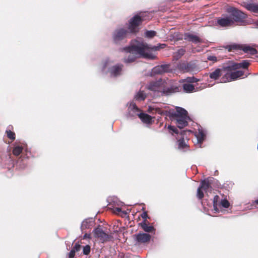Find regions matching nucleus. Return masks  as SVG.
<instances>
[{
  "instance_id": "f257e3e1",
  "label": "nucleus",
  "mask_w": 258,
  "mask_h": 258,
  "mask_svg": "<svg viewBox=\"0 0 258 258\" xmlns=\"http://www.w3.org/2000/svg\"><path fill=\"white\" fill-rule=\"evenodd\" d=\"M158 49L157 47H150L143 41L134 40L132 41L130 46L122 48L120 50L121 51H125L129 53L127 57H124L123 60L124 62L129 63L134 62L136 60L137 54L142 55L145 58L153 59L152 55L147 51L150 50H157Z\"/></svg>"
},
{
  "instance_id": "f03ea898",
  "label": "nucleus",
  "mask_w": 258,
  "mask_h": 258,
  "mask_svg": "<svg viewBox=\"0 0 258 258\" xmlns=\"http://www.w3.org/2000/svg\"><path fill=\"white\" fill-rule=\"evenodd\" d=\"M170 117L177 126L181 129L188 125L187 120L189 119L187 111L183 108L177 107L176 111L171 113Z\"/></svg>"
},
{
  "instance_id": "7ed1b4c3",
  "label": "nucleus",
  "mask_w": 258,
  "mask_h": 258,
  "mask_svg": "<svg viewBox=\"0 0 258 258\" xmlns=\"http://www.w3.org/2000/svg\"><path fill=\"white\" fill-rule=\"evenodd\" d=\"M146 13L140 12L132 17L128 21V29L130 30V32L134 34L139 32V26L144 21L147 20L146 18Z\"/></svg>"
},
{
  "instance_id": "20e7f679",
  "label": "nucleus",
  "mask_w": 258,
  "mask_h": 258,
  "mask_svg": "<svg viewBox=\"0 0 258 258\" xmlns=\"http://www.w3.org/2000/svg\"><path fill=\"white\" fill-rule=\"evenodd\" d=\"M232 63L223 67L224 74L222 77V80L224 82H231L242 77L244 75L243 71L232 70Z\"/></svg>"
},
{
  "instance_id": "39448f33",
  "label": "nucleus",
  "mask_w": 258,
  "mask_h": 258,
  "mask_svg": "<svg viewBox=\"0 0 258 258\" xmlns=\"http://www.w3.org/2000/svg\"><path fill=\"white\" fill-rule=\"evenodd\" d=\"M131 34L128 29L124 28L116 29L112 34L113 41L115 44H119L128 38Z\"/></svg>"
},
{
  "instance_id": "423d86ee",
  "label": "nucleus",
  "mask_w": 258,
  "mask_h": 258,
  "mask_svg": "<svg viewBox=\"0 0 258 258\" xmlns=\"http://www.w3.org/2000/svg\"><path fill=\"white\" fill-rule=\"evenodd\" d=\"M228 12L230 13L229 16L233 20V25L235 23L242 22L247 17L246 14L235 8H231Z\"/></svg>"
},
{
  "instance_id": "0eeeda50",
  "label": "nucleus",
  "mask_w": 258,
  "mask_h": 258,
  "mask_svg": "<svg viewBox=\"0 0 258 258\" xmlns=\"http://www.w3.org/2000/svg\"><path fill=\"white\" fill-rule=\"evenodd\" d=\"M93 233L95 237L102 243L109 241L113 238L112 235L105 233L100 226H98L93 230Z\"/></svg>"
},
{
  "instance_id": "6e6552de",
  "label": "nucleus",
  "mask_w": 258,
  "mask_h": 258,
  "mask_svg": "<svg viewBox=\"0 0 258 258\" xmlns=\"http://www.w3.org/2000/svg\"><path fill=\"white\" fill-rule=\"evenodd\" d=\"M136 245L146 244L150 241L151 236L148 233L140 232L134 235Z\"/></svg>"
},
{
  "instance_id": "1a4fd4ad",
  "label": "nucleus",
  "mask_w": 258,
  "mask_h": 258,
  "mask_svg": "<svg viewBox=\"0 0 258 258\" xmlns=\"http://www.w3.org/2000/svg\"><path fill=\"white\" fill-rule=\"evenodd\" d=\"M217 25L222 27H228L233 26V20L229 15H222L217 18Z\"/></svg>"
},
{
  "instance_id": "9d476101",
  "label": "nucleus",
  "mask_w": 258,
  "mask_h": 258,
  "mask_svg": "<svg viewBox=\"0 0 258 258\" xmlns=\"http://www.w3.org/2000/svg\"><path fill=\"white\" fill-rule=\"evenodd\" d=\"M195 68V64L191 62H180L177 65L178 69L184 73L192 72Z\"/></svg>"
},
{
  "instance_id": "9b49d317",
  "label": "nucleus",
  "mask_w": 258,
  "mask_h": 258,
  "mask_svg": "<svg viewBox=\"0 0 258 258\" xmlns=\"http://www.w3.org/2000/svg\"><path fill=\"white\" fill-rule=\"evenodd\" d=\"M183 39L189 42H191L195 44L203 43V40L197 35H194L191 33H185L183 35Z\"/></svg>"
},
{
  "instance_id": "f8f14e48",
  "label": "nucleus",
  "mask_w": 258,
  "mask_h": 258,
  "mask_svg": "<svg viewBox=\"0 0 258 258\" xmlns=\"http://www.w3.org/2000/svg\"><path fill=\"white\" fill-rule=\"evenodd\" d=\"M213 178H208L202 180L201 182L200 187L203 189L206 193L208 191H211L212 187L211 184H212Z\"/></svg>"
},
{
  "instance_id": "ddd939ff",
  "label": "nucleus",
  "mask_w": 258,
  "mask_h": 258,
  "mask_svg": "<svg viewBox=\"0 0 258 258\" xmlns=\"http://www.w3.org/2000/svg\"><path fill=\"white\" fill-rule=\"evenodd\" d=\"M140 110L135 104L131 105L128 108V116L134 117L138 116L139 117Z\"/></svg>"
},
{
  "instance_id": "4468645a",
  "label": "nucleus",
  "mask_w": 258,
  "mask_h": 258,
  "mask_svg": "<svg viewBox=\"0 0 258 258\" xmlns=\"http://www.w3.org/2000/svg\"><path fill=\"white\" fill-rule=\"evenodd\" d=\"M169 64H163L156 66L154 68L153 71L155 74H161L165 72H168L170 69Z\"/></svg>"
},
{
  "instance_id": "2eb2a0df",
  "label": "nucleus",
  "mask_w": 258,
  "mask_h": 258,
  "mask_svg": "<svg viewBox=\"0 0 258 258\" xmlns=\"http://www.w3.org/2000/svg\"><path fill=\"white\" fill-rule=\"evenodd\" d=\"M179 91V87L172 86L169 88H164L162 93L166 96H169L173 93L178 92Z\"/></svg>"
},
{
  "instance_id": "dca6fc26",
  "label": "nucleus",
  "mask_w": 258,
  "mask_h": 258,
  "mask_svg": "<svg viewBox=\"0 0 258 258\" xmlns=\"http://www.w3.org/2000/svg\"><path fill=\"white\" fill-rule=\"evenodd\" d=\"M224 72L222 69H216L213 72L209 74V77L213 80H216L219 79V78L222 75L223 76Z\"/></svg>"
},
{
  "instance_id": "f3484780",
  "label": "nucleus",
  "mask_w": 258,
  "mask_h": 258,
  "mask_svg": "<svg viewBox=\"0 0 258 258\" xmlns=\"http://www.w3.org/2000/svg\"><path fill=\"white\" fill-rule=\"evenodd\" d=\"M123 67L122 64H118L115 66H112L110 69V73L111 75L116 77L120 75L122 69Z\"/></svg>"
},
{
  "instance_id": "a211bd4d",
  "label": "nucleus",
  "mask_w": 258,
  "mask_h": 258,
  "mask_svg": "<svg viewBox=\"0 0 258 258\" xmlns=\"http://www.w3.org/2000/svg\"><path fill=\"white\" fill-rule=\"evenodd\" d=\"M249 65V62L247 60H243L240 63H232V70H238L240 68L247 69Z\"/></svg>"
},
{
  "instance_id": "6ab92c4d",
  "label": "nucleus",
  "mask_w": 258,
  "mask_h": 258,
  "mask_svg": "<svg viewBox=\"0 0 258 258\" xmlns=\"http://www.w3.org/2000/svg\"><path fill=\"white\" fill-rule=\"evenodd\" d=\"M180 137L177 139L178 142V148L179 149H184L188 148L189 146L187 144L184 138L183 135L181 133L180 135Z\"/></svg>"
},
{
  "instance_id": "aec40b11",
  "label": "nucleus",
  "mask_w": 258,
  "mask_h": 258,
  "mask_svg": "<svg viewBox=\"0 0 258 258\" xmlns=\"http://www.w3.org/2000/svg\"><path fill=\"white\" fill-rule=\"evenodd\" d=\"M243 6L249 11L258 13V4L253 3H244Z\"/></svg>"
},
{
  "instance_id": "412c9836",
  "label": "nucleus",
  "mask_w": 258,
  "mask_h": 258,
  "mask_svg": "<svg viewBox=\"0 0 258 258\" xmlns=\"http://www.w3.org/2000/svg\"><path fill=\"white\" fill-rule=\"evenodd\" d=\"M241 50H242L245 53H248L251 55H254L257 53V50L250 46H242Z\"/></svg>"
},
{
  "instance_id": "4be33fe9",
  "label": "nucleus",
  "mask_w": 258,
  "mask_h": 258,
  "mask_svg": "<svg viewBox=\"0 0 258 258\" xmlns=\"http://www.w3.org/2000/svg\"><path fill=\"white\" fill-rule=\"evenodd\" d=\"M139 117L143 122L146 123H150L152 120L151 116L145 113H140Z\"/></svg>"
},
{
  "instance_id": "5701e85b",
  "label": "nucleus",
  "mask_w": 258,
  "mask_h": 258,
  "mask_svg": "<svg viewBox=\"0 0 258 258\" xmlns=\"http://www.w3.org/2000/svg\"><path fill=\"white\" fill-rule=\"evenodd\" d=\"M142 228V229L146 232H148V233H152V232H155L156 229L152 225H150V224L149 225H148V224H146L145 223H143V225L142 226H141Z\"/></svg>"
},
{
  "instance_id": "b1692460",
  "label": "nucleus",
  "mask_w": 258,
  "mask_h": 258,
  "mask_svg": "<svg viewBox=\"0 0 258 258\" xmlns=\"http://www.w3.org/2000/svg\"><path fill=\"white\" fill-rule=\"evenodd\" d=\"M182 87L184 91L186 93L192 92L195 90V86L190 84H184Z\"/></svg>"
},
{
  "instance_id": "393cba45",
  "label": "nucleus",
  "mask_w": 258,
  "mask_h": 258,
  "mask_svg": "<svg viewBox=\"0 0 258 258\" xmlns=\"http://www.w3.org/2000/svg\"><path fill=\"white\" fill-rule=\"evenodd\" d=\"M185 53V49L184 48H180L177 50L174 54V57L175 59L178 60L181 58Z\"/></svg>"
},
{
  "instance_id": "a878e982",
  "label": "nucleus",
  "mask_w": 258,
  "mask_h": 258,
  "mask_svg": "<svg viewBox=\"0 0 258 258\" xmlns=\"http://www.w3.org/2000/svg\"><path fill=\"white\" fill-rule=\"evenodd\" d=\"M242 45H238V44H232V45H228L225 46V48L228 50L229 52H230L234 50H241Z\"/></svg>"
},
{
  "instance_id": "bb28decb",
  "label": "nucleus",
  "mask_w": 258,
  "mask_h": 258,
  "mask_svg": "<svg viewBox=\"0 0 258 258\" xmlns=\"http://www.w3.org/2000/svg\"><path fill=\"white\" fill-rule=\"evenodd\" d=\"M135 98L137 100L143 101L146 99V95L144 91H140Z\"/></svg>"
},
{
  "instance_id": "cd10ccee",
  "label": "nucleus",
  "mask_w": 258,
  "mask_h": 258,
  "mask_svg": "<svg viewBox=\"0 0 258 258\" xmlns=\"http://www.w3.org/2000/svg\"><path fill=\"white\" fill-rule=\"evenodd\" d=\"M23 150V147L21 146H16L14 147L13 150V154L15 156H19Z\"/></svg>"
},
{
  "instance_id": "c85d7f7f",
  "label": "nucleus",
  "mask_w": 258,
  "mask_h": 258,
  "mask_svg": "<svg viewBox=\"0 0 258 258\" xmlns=\"http://www.w3.org/2000/svg\"><path fill=\"white\" fill-rule=\"evenodd\" d=\"M219 200H220V197L216 195V196H215L214 198H213V208H214V210L216 211H219V209L218 208V203L219 202Z\"/></svg>"
},
{
  "instance_id": "c756f323",
  "label": "nucleus",
  "mask_w": 258,
  "mask_h": 258,
  "mask_svg": "<svg viewBox=\"0 0 258 258\" xmlns=\"http://www.w3.org/2000/svg\"><path fill=\"white\" fill-rule=\"evenodd\" d=\"M7 137L10 140L14 141L16 138L15 133L11 130H7L6 132Z\"/></svg>"
},
{
  "instance_id": "7c9ffc66",
  "label": "nucleus",
  "mask_w": 258,
  "mask_h": 258,
  "mask_svg": "<svg viewBox=\"0 0 258 258\" xmlns=\"http://www.w3.org/2000/svg\"><path fill=\"white\" fill-rule=\"evenodd\" d=\"M156 35V32L155 31H147L145 33V36L147 38H152Z\"/></svg>"
},
{
  "instance_id": "2f4dec72",
  "label": "nucleus",
  "mask_w": 258,
  "mask_h": 258,
  "mask_svg": "<svg viewBox=\"0 0 258 258\" xmlns=\"http://www.w3.org/2000/svg\"><path fill=\"white\" fill-rule=\"evenodd\" d=\"M203 189H202L200 187H199L197 190V197L200 199L201 200L204 198V194L203 192Z\"/></svg>"
},
{
  "instance_id": "473e14b6",
  "label": "nucleus",
  "mask_w": 258,
  "mask_h": 258,
  "mask_svg": "<svg viewBox=\"0 0 258 258\" xmlns=\"http://www.w3.org/2000/svg\"><path fill=\"white\" fill-rule=\"evenodd\" d=\"M220 205L225 208H228L230 206L229 202L226 199L222 200L220 202Z\"/></svg>"
},
{
  "instance_id": "72a5a7b5",
  "label": "nucleus",
  "mask_w": 258,
  "mask_h": 258,
  "mask_svg": "<svg viewBox=\"0 0 258 258\" xmlns=\"http://www.w3.org/2000/svg\"><path fill=\"white\" fill-rule=\"evenodd\" d=\"M91 247L89 245H86L83 247V254L85 255H88L90 252Z\"/></svg>"
},
{
  "instance_id": "f704fd0d",
  "label": "nucleus",
  "mask_w": 258,
  "mask_h": 258,
  "mask_svg": "<svg viewBox=\"0 0 258 258\" xmlns=\"http://www.w3.org/2000/svg\"><path fill=\"white\" fill-rule=\"evenodd\" d=\"M205 135L203 133H200L197 136V139L198 142L199 143H201L203 142L205 139Z\"/></svg>"
},
{
  "instance_id": "c9c22d12",
  "label": "nucleus",
  "mask_w": 258,
  "mask_h": 258,
  "mask_svg": "<svg viewBox=\"0 0 258 258\" xmlns=\"http://www.w3.org/2000/svg\"><path fill=\"white\" fill-rule=\"evenodd\" d=\"M152 110H155L156 112L158 113L159 114H162L163 113V111L160 108H152L151 107H150L149 108V111L150 112H152Z\"/></svg>"
},
{
  "instance_id": "e433bc0d",
  "label": "nucleus",
  "mask_w": 258,
  "mask_h": 258,
  "mask_svg": "<svg viewBox=\"0 0 258 258\" xmlns=\"http://www.w3.org/2000/svg\"><path fill=\"white\" fill-rule=\"evenodd\" d=\"M186 81L188 83H196L199 81V80L194 77H188L186 79Z\"/></svg>"
},
{
  "instance_id": "4c0bfd02",
  "label": "nucleus",
  "mask_w": 258,
  "mask_h": 258,
  "mask_svg": "<svg viewBox=\"0 0 258 258\" xmlns=\"http://www.w3.org/2000/svg\"><path fill=\"white\" fill-rule=\"evenodd\" d=\"M168 128L171 131H172L173 133L176 134H178V130L177 129V128L176 127H175L174 126H172V125H169L168 126Z\"/></svg>"
},
{
  "instance_id": "58836bf2",
  "label": "nucleus",
  "mask_w": 258,
  "mask_h": 258,
  "mask_svg": "<svg viewBox=\"0 0 258 258\" xmlns=\"http://www.w3.org/2000/svg\"><path fill=\"white\" fill-rule=\"evenodd\" d=\"M81 249V245L78 243H76L75 245L72 248V249L74 250V251L78 252Z\"/></svg>"
},
{
  "instance_id": "ea45409f",
  "label": "nucleus",
  "mask_w": 258,
  "mask_h": 258,
  "mask_svg": "<svg viewBox=\"0 0 258 258\" xmlns=\"http://www.w3.org/2000/svg\"><path fill=\"white\" fill-rule=\"evenodd\" d=\"M141 217L143 219V220L144 219H150V217L148 216V213H147V211H144L141 215Z\"/></svg>"
},
{
  "instance_id": "a19ab883",
  "label": "nucleus",
  "mask_w": 258,
  "mask_h": 258,
  "mask_svg": "<svg viewBox=\"0 0 258 258\" xmlns=\"http://www.w3.org/2000/svg\"><path fill=\"white\" fill-rule=\"evenodd\" d=\"M207 59L209 60H210V61H214V62H216L217 61V58L216 56H214V55H210V56H209L207 58Z\"/></svg>"
},
{
  "instance_id": "79ce46f5",
  "label": "nucleus",
  "mask_w": 258,
  "mask_h": 258,
  "mask_svg": "<svg viewBox=\"0 0 258 258\" xmlns=\"http://www.w3.org/2000/svg\"><path fill=\"white\" fill-rule=\"evenodd\" d=\"M75 252L72 249L69 253V258H74L75 255Z\"/></svg>"
},
{
  "instance_id": "37998d69",
  "label": "nucleus",
  "mask_w": 258,
  "mask_h": 258,
  "mask_svg": "<svg viewBox=\"0 0 258 258\" xmlns=\"http://www.w3.org/2000/svg\"><path fill=\"white\" fill-rule=\"evenodd\" d=\"M251 24L253 26L252 28L258 29V20L254 21Z\"/></svg>"
},
{
  "instance_id": "c03bdc74",
  "label": "nucleus",
  "mask_w": 258,
  "mask_h": 258,
  "mask_svg": "<svg viewBox=\"0 0 258 258\" xmlns=\"http://www.w3.org/2000/svg\"><path fill=\"white\" fill-rule=\"evenodd\" d=\"M143 223H145V224H148V225H149V224H150V223H149V222L147 220V219H144V220H143V221L141 223H140L139 224V225H140V226H142L143 225Z\"/></svg>"
},
{
  "instance_id": "a18cd8bd",
  "label": "nucleus",
  "mask_w": 258,
  "mask_h": 258,
  "mask_svg": "<svg viewBox=\"0 0 258 258\" xmlns=\"http://www.w3.org/2000/svg\"><path fill=\"white\" fill-rule=\"evenodd\" d=\"M115 210L116 212H118V213L122 212L121 209L120 208H116Z\"/></svg>"
},
{
  "instance_id": "49530a36",
  "label": "nucleus",
  "mask_w": 258,
  "mask_h": 258,
  "mask_svg": "<svg viewBox=\"0 0 258 258\" xmlns=\"http://www.w3.org/2000/svg\"><path fill=\"white\" fill-rule=\"evenodd\" d=\"M254 204H255L256 205H258V199L254 201Z\"/></svg>"
},
{
  "instance_id": "de8ad7c7",
  "label": "nucleus",
  "mask_w": 258,
  "mask_h": 258,
  "mask_svg": "<svg viewBox=\"0 0 258 258\" xmlns=\"http://www.w3.org/2000/svg\"><path fill=\"white\" fill-rule=\"evenodd\" d=\"M182 39H183V37L182 36H181L180 37L178 38V39H179V40H182Z\"/></svg>"
},
{
  "instance_id": "09e8293b",
  "label": "nucleus",
  "mask_w": 258,
  "mask_h": 258,
  "mask_svg": "<svg viewBox=\"0 0 258 258\" xmlns=\"http://www.w3.org/2000/svg\"><path fill=\"white\" fill-rule=\"evenodd\" d=\"M122 212V213H123L124 215H126V212H125V211H123V212Z\"/></svg>"
},
{
  "instance_id": "8fccbe9b",
  "label": "nucleus",
  "mask_w": 258,
  "mask_h": 258,
  "mask_svg": "<svg viewBox=\"0 0 258 258\" xmlns=\"http://www.w3.org/2000/svg\"><path fill=\"white\" fill-rule=\"evenodd\" d=\"M194 49H195V48H194V49H193L192 50V52H195L196 51H195V50H194Z\"/></svg>"
},
{
  "instance_id": "3c124183",
  "label": "nucleus",
  "mask_w": 258,
  "mask_h": 258,
  "mask_svg": "<svg viewBox=\"0 0 258 258\" xmlns=\"http://www.w3.org/2000/svg\"><path fill=\"white\" fill-rule=\"evenodd\" d=\"M142 210H143V211H144V210H145V208H142Z\"/></svg>"
}]
</instances>
